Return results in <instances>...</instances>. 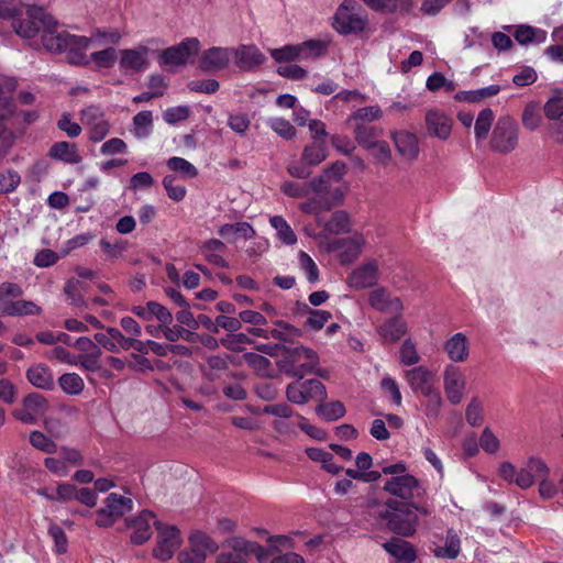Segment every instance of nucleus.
Returning <instances> with one entry per match:
<instances>
[{
	"instance_id": "f257e3e1",
	"label": "nucleus",
	"mask_w": 563,
	"mask_h": 563,
	"mask_svg": "<svg viewBox=\"0 0 563 563\" xmlns=\"http://www.w3.org/2000/svg\"><path fill=\"white\" fill-rule=\"evenodd\" d=\"M43 46L53 53L67 52V58L74 65H87L89 59L85 53L90 44V38L77 36L67 31H57L56 22L52 19L42 34Z\"/></svg>"
},
{
	"instance_id": "f03ea898",
	"label": "nucleus",
	"mask_w": 563,
	"mask_h": 563,
	"mask_svg": "<svg viewBox=\"0 0 563 563\" xmlns=\"http://www.w3.org/2000/svg\"><path fill=\"white\" fill-rule=\"evenodd\" d=\"M388 510L382 515L390 531L402 537H411L417 530L419 522L415 510L397 500L387 501Z\"/></svg>"
},
{
	"instance_id": "7ed1b4c3",
	"label": "nucleus",
	"mask_w": 563,
	"mask_h": 563,
	"mask_svg": "<svg viewBox=\"0 0 563 563\" xmlns=\"http://www.w3.org/2000/svg\"><path fill=\"white\" fill-rule=\"evenodd\" d=\"M10 18L15 33L24 38L35 36L41 30L44 32L52 22V16L46 14L42 8L32 5L19 9Z\"/></svg>"
},
{
	"instance_id": "20e7f679",
	"label": "nucleus",
	"mask_w": 563,
	"mask_h": 563,
	"mask_svg": "<svg viewBox=\"0 0 563 563\" xmlns=\"http://www.w3.org/2000/svg\"><path fill=\"white\" fill-rule=\"evenodd\" d=\"M223 550L217 558V563H247V558L254 554L260 563L268 558V553L263 545L257 542L249 541L241 537H233L227 540Z\"/></svg>"
},
{
	"instance_id": "39448f33",
	"label": "nucleus",
	"mask_w": 563,
	"mask_h": 563,
	"mask_svg": "<svg viewBox=\"0 0 563 563\" xmlns=\"http://www.w3.org/2000/svg\"><path fill=\"white\" fill-rule=\"evenodd\" d=\"M519 142V125L509 115L498 118L492 133L490 148L500 154L512 152Z\"/></svg>"
},
{
	"instance_id": "423d86ee",
	"label": "nucleus",
	"mask_w": 563,
	"mask_h": 563,
	"mask_svg": "<svg viewBox=\"0 0 563 563\" xmlns=\"http://www.w3.org/2000/svg\"><path fill=\"white\" fill-rule=\"evenodd\" d=\"M154 526L157 530V537L153 555L163 562L168 561L181 545L180 531L176 526L162 521H154Z\"/></svg>"
},
{
	"instance_id": "0eeeda50",
	"label": "nucleus",
	"mask_w": 563,
	"mask_h": 563,
	"mask_svg": "<svg viewBox=\"0 0 563 563\" xmlns=\"http://www.w3.org/2000/svg\"><path fill=\"white\" fill-rule=\"evenodd\" d=\"M219 549L218 543L202 531H195L189 537V549L178 554L179 563H205L208 554Z\"/></svg>"
},
{
	"instance_id": "6e6552de",
	"label": "nucleus",
	"mask_w": 563,
	"mask_h": 563,
	"mask_svg": "<svg viewBox=\"0 0 563 563\" xmlns=\"http://www.w3.org/2000/svg\"><path fill=\"white\" fill-rule=\"evenodd\" d=\"M384 490L405 500L421 498L426 493L419 479L410 474L391 476L385 482Z\"/></svg>"
},
{
	"instance_id": "1a4fd4ad",
	"label": "nucleus",
	"mask_w": 563,
	"mask_h": 563,
	"mask_svg": "<svg viewBox=\"0 0 563 563\" xmlns=\"http://www.w3.org/2000/svg\"><path fill=\"white\" fill-rule=\"evenodd\" d=\"M200 48V43L196 37H188L181 43L170 46L159 53L158 63L162 66H183L186 65L188 59L197 55Z\"/></svg>"
},
{
	"instance_id": "9d476101",
	"label": "nucleus",
	"mask_w": 563,
	"mask_h": 563,
	"mask_svg": "<svg viewBox=\"0 0 563 563\" xmlns=\"http://www.w3.org/2000/svg\"><path fill=\"white\" fill-rule=\"evenodd\" d=\"M261 412L276 417L273 428L280 434L295 433L298 428L297 413L287 404L266 405Z\"/></svg>"
},
{
	"instance_id": "9b49d317",
	"label": "nucleus",
	"mask_w": 563,
	"mask_h": 563,
	"mask_svg": "<svg viewBox=\"0 0 563 563\" xmlns=\"http://www.w3.org/2000/svg\"><path fill=\"white\" fill-rule=\"evenodd\" d=\"M545 475H550L547 463L540 457L531 456L523 467L517 470L515 484L521 489H528L533 486L539 476Z\"/></svg>"
},
{
	"instance_id": "f8f14e48",
	"label": "nucleus",
	"mask_w": 563,
	"mask_h": 563,
	"mask_svg": "<svg viewBox=\"0 0 563 563\" xmlns=\"http://www.w3.org/2000/svg\"><path fill=\"white\" fill-rule=\"evenodd\" d=\"M368 305L382 313L401 314L404 305L399 297L391 296L387 288L378 286L368 292Z\"/></svg>"
},
{
	"instance_id": "ddd939ff",
	"label": "nucleus",
	"mask_w": 563,
	"mask_h": 563,
	"mask_svg": "<svg viewBox=\"0 0 563 563\" xmlns=\"http://www.w3.org/2000/svg\"><path fill=\"white\" fill-rule=\"evenodd\" d=\"M424 123L428 135L446 141L451 136L453 120L443 111L430 109L426 112Z\"/></svg>"
},
{
	"instance_id": "4468645a",
	"label": "nucleus",
	"mask_w": 563,
	"mask_h": 563,
	"mask_svg": "<svg viewBox=\"0 0 563 563\" xmlns=\"http://www.w3.org/2000/svg\"><path fill=\"white\" fill-rule=\"evenodd\" d=\"M231 56V48L211 47L202 52L198 66L205 73H214L224 69L229 65Z\"/></svg>"
},
{
	"instance_id": "2eb2a0df",
	"label": "nucleus",
	"mask_w": 563,
	"mask_h": 563,
	"mask_svg": "<svg viewBox=\"0 0 563 563\" xmlns=\"http://www.w3.org/2000/svg\"><path fill=\"white\" fill-rule=\"evenodd\" d=\"M231 49L236 66L242 70H254L266 60L264 54L254 44L240 45L236 48Z\"/></svg>"
},
{
	"instance_id": "dca6fc26",
	"label": "nucleus",
	"mask_w": 563,
	"mask_h": 563,
	"mask_svg": "<svg viewBox=\"0 0 563 563\" xmlns=\"http://www.w3.org/2000/svg\"><path fill=\"white\" fill-rule=\"evenodd\" d=\"M333 27L343 35L363 32L367 25V15L364 12L342 13L335 12Z\"/></svg>"
},
{
	"instance_id": "f3484780",
	"label": "nucleus",
	"mask_w": 563,
	"mask_h": 563,
	"mask_svg": "<svg viewBox=\"0 0 563 563\" xmlns=\"http://www.w3.org/2000/svg\"><path fill=\"white\" fill-rule=\"evenodd\" d=\"M378 274L377 262L368 261L350 274L349 285L357 290L373 287L378 280Z\"/></svg>"
},
{
	"instance_id": "a211bd4d",
	"label": "nucleus",
	"mask_w": 563,
	"mask_h": 563,
	"mask_svg": "<svg viewBox=\"0 0 563 563\" xmlns=\"http://www.w3.org/2000/svg\"><path fill=\"white\" fill-rule=\"evenodd\" d=\"M157 521L150 510H143L137 517L129 519L128 526L133 530L130 540L133 544L141 545L152 537L151 523Z\"/></svg>"
},
{
	"instance_id": "6ab92c4d",
	"label": "nucleus",
	"mask_w": 563,
	"mask_h": 563,
	"mask_svg": "<svg viewBox=\"0 0 563 563\" xmlns=\"http://www.w3.org/2000/svg\"><path fill=\"white\" fill-rule=\"evenodd\" d=\"M14 113V103L5 98L0 101V157L13 146L15 134L7 126L5 121Z\"/></svg>"
},
{
	"instance_id": "aec40b11",
	"label": "nucleus",
	"mask_w": 563,
	"mask_h": 563,
	"mask_svg": "<svg viewBox=\"0 0 563 563\" xmlns=\"http://www.w3.org/2000/svg\"><path fill=\"white\" fill-rule=\"evenodd\" d=\"M465 382L462 373L455 366H448L444 373V390L448 400L457 405L462 401Z\"/></svg>"
},
{
	"instance_id": "412c9836",
	"label": "nucleus",
	"mask_w": 563,
	"mask_h": 563,
	"mask_svg": "<svg viewBox=\"0 0 563 563\" xmlns=\"http://www.w3.org/2000/svg\"><path fill=\"white\" fill-rule=\"evenodd\" d=\"M60 362L79 365L86 372L107 374L108 369L100 358L102 354H55Z\"/></svg>"
},
{
	"instance_id": "4be33fe9",
	"label": "nucleus",
	"mask_w": 563,
	"mask_h": 563,
	"mask_svg": "<svg viewBox=\"0 0 563 563\" xmlns=\"http://www.w3.org/2000/svg\"><path fill=\"white\" fill-rule=\"evenodd\" d=\"M395 147L407 161H415L419 155V143L416 134L408 131H397L391 133Z\"/></svg>"
},
{
	"instance_id": "5701e85b",
	"label": "nucleus",
	"mask_w": 563,
	"mask_h": 563,
	"mask_svg": "<svg viewBox=\"0 0 563 563\" xmlns=\"http://www.w3.org/2000/svg\"><path fill=\"white\" fill-rule=\"evenodd\" d=\"M365 244V240L362 235H354L349 239H340L334 241L330 245L331 251H339L340 260L342 264L351 263L358 257L361 254L362 246Z\"/></svg>"
},
{
	"instance_id": "b1692460",
	"label": "nucleus",
	"mask_w": 563,
	"mask_h": 563,
	"mask_svg": "<svg viewBox=\"0 0 563 563\" xmlns=\"http://www.w3.org/2000/svg\"><path fill=\"white\" fill-rule=\"evenodd\" d=\"M377 332L384 343H394L406 334L407 323L401 314H395L393 318L384 320L377 327Z\"/></svg>"
},
{
	"instance_id": "393cba45",
	"label": "nucleus",
	"mask_w": 563,
	"mask_h": 563,
	"mask_svg": "<svg viewBox=\"0 0 563 563\" xmlns=\"http://www.w3.org/2000/svg\"><path fill=\"white\" fill-rule=\"evenodd\" d=\"M406 378L416 393L428 395L434 388V374L424 366H417L407 371Z\"/></svg>"
},
{
	"instance_id": "a878e982",
	"label": "nucleus",
	"mask_w": 563,
	"mask_h": 563,
	"mask_svg": "<svg viewBox=\"0 0 563 563\" xmlns=\"http://www.w3.org/2000/svg\"><path fill=\"white\" fill-rule=\"evenodd\" d=\"M383 548L397 560V563H412L417 558L413 547L404 539L391 538L383 543Z\"/></svg>"
},
{
	"instance_id": "bb28decb",
	"label": "nucleus",
	"mask_w": 563,
	"mask_h": 563,
	"mask_svg": "<svg viewBox=\"0 0 563 563\" xmlns=\"http://www.w3.org/2000/svg\"><path fill=\"white\" fill-rule=\"evenodd\" d=\"M199 251L210 264L223 268L229 266L228 262L223 257V253L227 251V245L221 240L210 239L200 245Z\"/></svg>"
},
{
	"instance_id": "cd10ccee",
	"label": "nucleus",
	"mask_w": 563,
	"mask_h": 563,
	"mask_svg": "<svg viewBox=\"0 0 563 563\" xmlns=\"http://www.w3.org/2000/svg\"><path fill=\"white\" fill-rule=\"evenodd\" d=\"M148 47L139 46L135 49H123L121 51L120 66L123 69H132L134 71H141L147 66L146 54Z\"/></svg>"
},
{
	"instance_id": "c85d7f7f",
	"label": "nucleus",
	"mask_w": 563,
	"mask_h": 563,
	"mask_svg": "<svg viewBox=\"0 0 563 563\" xmlns=\"http://www.w3.org/2000/svg\"><path fill=\"white\" fill-rule=\"evenodd\" d=\"M133 501L131 498L124 497L117 493H111L106 498V507L100 508L97 515H106L109 511L112 516L121 517L132 510Z\"/></svg>"
},
{
	"instance_id": "c756f323",
	"label": "nucleus",
	"mask_w": 563,
	"mask_h": 563,
	"mask_svg": "<svg viewBox=\"0 0 563 563\" xmlns=\"http://www.w3.org/2000/svg\"><path fill=\"white\" fill-rule=\"evenodd\" d=\"M461 552V540L455 530L449 529L446 531L445 541L443 545H435L433 554L440 559L454 560Z\"/></svg>"
},
{
	"instance_id": "7c9ffc66",
	"label": "nucleus",
	"mask_w": 563,
	"mask_h": 563,
	"mask_svg": "<svg viewBox=\"0 0 563 563\" xmlns=\"http://www.w3.org/2000/svg\"><path fill=\"white\" fill-rule=\"evenodd\" d=\"M318 225H322L331 234L349 233L352 228L350 216L344 210L332 213L329 221L323 222L321 218L317 219Z\"/></svg>"
},
{
	"instance_id": "2f4dec72",
	"label": "nucleus",
	"mask_w": 563,
	"mask_h": 563,
	"mask_svg": "<svg viewBox=\"0 0 563 563\" xmlns=\"http://www.w3.org/2000/svg\"><path fill=\"white\" fill-rule=\"evenodd\" d=\"M243 357L257 375L266 378H274L277 376L275 362L273 363L263 354H243Z\"/></svg>"
},
{
	"instance_id": "473e14b6",
	"label": "nucleus",
	"mask_w": 563,
	"mask_h": 563,
	"mask_svg": "<svg viewBox=\"0 0 563 563\" xmlns=\"http://www.w3.org/2000/svg\"><path fill=\"white\" fill-rule=\"evenodd\" d=\"M0 310L7 316H35L42 312L41 307L30 300L5 301L1 305Z\"/></svg>"
},
{
	"instance_id": "72a5a7b5",
	"label": "nucleus",
	"mask_w": 563,
	"mask_h": 563,
	"mask_svg": "<svg viewBox=\"0 0 563 563\" xmlns=\"http://www.w3.org/2000/svg\"><path fill=\"white\" fill-rule=\"evenodd\" d=\"M26 377L27 380L37 388L49 390L54 387L52 372L42 364L31 366L26 372Z\"/></svg>"
},
{
	"instance_id": "f704fd0d",
	"label": "nucleus",
	"mask_w": 563,
	"mask_h": 563,
	"mask_svg": "<svg viewBox=\"0 0 563 563\" xmlns=\"http://www.w3.org/2000/svg\"><path fill=\"white\" fill-rule=\"evenodd\" d=\"M48 156L68 164H78L81 161L76 145H70L65 141L53 144L48 151Z\"/></svg>"
},
{
	"instance_id": "c9c22d12",
	"label": "nucleus",
	"mask_w": 563,
	"mask_h": 563,
	"mask_svg": "<svg viewBox=\"0 0 563 563\" xmlns=\"http://www.w3.org/2000/svg\"><path fill=\"white\" fill-rule=\"evenodd\" d=\"M330 41L308 40L298 45L299 60L317 59L325 55Z\"/></svg>"
},
{
	"instance_id": "e433bc0d",
	"label": "nucleus",
	"mask_w": 563,
	"mask_h": 563,
	"mask_svg": "<svg viewBox=\"0 0 563 563\" xmlns=\"http://www.w3.org/2000/svg\"><path fill=\"white\" fill-rule=\"evenodd\" d=\"M333 202H328L323 196L312 197L310 200L302 202L299 208L303 213L307 214H318L322 211H329L332 208L341 205V195L334 192L332 197Z\"/></svg>"
},
{
	"instance_id": "4c0bfd02",
	"label": "nucleus",
	"mask_w": 563,
	"mask_h": 563,
	"mask_svg": "<svg viewBox=\"0 0 563 563\" xmlns=\"http://www.w3.org/2000/svg\"><path fill=\"white\" fill-rule=\"evenodd\" d=\"M383 135V130L377 126L356 123L354 128V136L356 142L365 150L375 144Z\"/></svg>"
},
{
	"instance_id": "58836bf2",
	"label": "nucleus",
	"mask_w": 563,
	"mask_h": 563,
	"mask_svg": "<svg viewBox=\"0 0 563 563\" xmlns=\"http://www.w3.org/2000/svg\"><path fill=\"white\" fill-rule=\"evenodd\" d=\"M310 189V192H314V197L323 196L328 200V202H333L332 197L334 192L341 195V203L343 202L344 194L340 188H332L329 181V178L323 174L320 175L307 184Z\"/></svg>"
},
{
	"instance_id": "ea45409f",
	"label": "nucleus",
	"mask_w": 563,
	"mask_h": 563,
	"mask_svg": "<svg viewBox=\"0 0 563 563\" xmlns=\"http://www.w3.org/2000/svg\"><path fill=\"white\" fill-rule=\"evenodd\" d=\"M515 40L522 45L530 43L540 44L547 38V32L530 25H519L514 32Z\"/></svg>"
},
{
	"instance_id": "a19ab883",
	"label": "nucleus",
	"mask_w": 563,
	"mask_h": 563,
	"mask_svg": "<svg viewBox=\"0 0 563 563\" xmlns=\"http://www.w3.org/2000/svg\"><path fill=\"white\" fill-rule=\"evenodd\" d=\"M318 365V354H312V356L300 357V361H298L297 367L295 369V377L301 379L308 374H317L320 377H325L327 371L320 368Z\"/></svg>"
},
{
	"instance_id": "79ce46f5",
	"label": "nucleus",
	"mask_w": 563,
	"mask_h": 563,
	"mask_svg": "<svg viewBox=\"0 0 563 563\" xmlns=\"http://www.w3.org/2000/svg\"><path fill=\"white\" fill-rule=\"evenodd\" d=\"M316 413L323 420L331 422L343 418L346 413V409L339 400L331 402L322 401L316 407Z\"/></svg>"
},
{
	"instance_id": "37998d69",
	"label": "nucleus",
	"mask_w": 563,
	"mask_h": 563,
	"mask_svg": "<svg viewBox=\"0 0 563 563\" xmlns=\"http://www.w3.org/2000/svg\"><path fill=\"white\" fill-rule=\"evenodd\" d=\"M275 357V365L277 367V374L284 373L288 376L295 377V369L298 361L302 356H312V354H268Z\"/></svg>"
},
{
	"instance_id": "c03bdc74",
	"label": "nucleus",
	"mask_w": 563,
	"mask_h": 563,
	"mask_svg": "<svg viewBox=\"0 0 563 563\" xmlns=\"http://www.w3.org/2000/svg\"><path fill=\"white\" fill-rule=\"evenodd\" d=\"M325 157V140H313L310 145L305 147L302 153V161L310 166L320 164Z\"/></svg>"
},
{
	"instance_id": "a18cd8bd",
	"label": "nucleus",
	"mask_w": 563,
	"mask_h": 563,
	"mask_svg": "<svg viewBox=\"0 0 563 563\" xmlns=\"http://www.w3.org/2000/svg\"><path fill=\"white\" fill-rule=\"evenodd\" d=\"M153 128L152 111L144 110L139 112L133 118V133L137 139H143L150 135Z\"/></svg>"
},
{
	"instance_id": "49530a36",
	"label": "nucleus",
	"mask_w": 563,
	"mask_h": 563,
	"mask_svg": "<svg viewBox=\"0 0 563 563\" xmlns=\"http://www.w3.org/2000/svg\"><path fill=\"white\" fill-rule=\"evenodd\" d=\"M272 227L277 231V236L283 243L292 245L297 242V236L290 225L280 216H274L269 220Z\"/></svg>"
},
{
	"instance_id": "de8ad7c7",
	"label": "nucleus",
	"mask_w": 563,
	"mask_h": 563,
	"mask_svg": "<svg viewBox=\"0 0 563 563\" xmlns=\"http://www.w3.org/2000/svg\"><path fill=\"white\" fill-rule=\"evenodd\" d=\"M166 165L170 170L179 173L186 179L195 178L198 175L196 166L183 157H170Z\"/></svg>"
},
{
	"instance_id": "09e8293b",
	"label": "nucleus",
	"mask_w": 563,
	"mask_h": 563,
	"mask_svg": "<svg viewBox=\"0 0 563 563\" xmlns=\"http://www.w3.org/2000/svg\"><path fill=\"white\" fill-rule=\"evenodd\" d=\"M58 383L60 388L68 395H79L85 387L82 378L75 373L63 374Z\"/></svg>"
},
{
	"instance_id": "8fccbe9b",
	"label": "nucleus",
	"mask_w": 563,
	"mask_h": 563,
	"mask_svg": "<svg viewBox=\"0 0 563 563\" xmlns=\"http://www.w3.org/2000/svg\"><path fill=\"white\" fill-rule=\"evenodd\" d=\"M493 120L494 113L489 108H485L478 113L474 128L477 140H484L487 137Z\"/></svg>"
},
{
	"instance_id": "3c124183",
	"label": "nucleus",
	"mask_w": 563,
	"mask_h": 563,
	"mask_svg": "<svg viewBox=\"0 0 563 563\" xmlns=\"http://www.w3.org/2000/svg\"><path fill=\"white\" fill-rule=\"evenodd\" d=\"M541 114L539 104L536 102H529L522 112L521 121L526 129L534 131L541 124Z\"/></svg>"
},
{
	"instance_id": "603ef678",
	"label": "nucleus",
	"mask_w": 563,
	"mask_h": 563,
	"mask_svg": "<svg viewBox=\"0 0 563 563\" xmlns=\"http://www.w3.org/2000/svg\"><path fill=\"white\" fill-rule=\"evenodd\" d=\"M229 231H234L235 238L243 236L250 240L255 236V230L247 222L225 223L219 229V234L223 238L229 236Z\"/></svg>"
},
{
	"instance_id": "864d4df0",
	"label": "nucleus",
	"mask_w": 563,
	"mask_h": 563,
	"mask_svg": "<svg viewBox=\"0 0 563 563\" xmlns=\"http://www.w3.org/2000/svg\"><path fill=\"white\" fill-rule=\"evenodd\" d=\"M500 91V87L498 85H492L475 91H467V92H459L455 96L456 100H466L468 102H477L482 99L492 97L497 95Z\"/></svg>"
},
{
	"instance_id": "5fc2aeb1",
	"label": "nucleus",
	"mask_w": 563,
	"mask_h": 563,
	"mask_svg": "<svg viewBox=\"0 0 563 563\" xmlns=\"http://www.w3.org/2000/svg\"><path fill=\"white\" fill-rule=\"evenodd\" d=\"M376 164L387 166L391 162V150L386 141H377L369 150Z\"/></svg>"
},
{
	"instance_id": "6e6d98bb",
	"label": "nucleus",
	"mask_w": 563,
	"mask_h": 563,
	"mask_svg": "<svg viewBox=\"0 0 563 563\" xmlns=\"http://www.w3.org/2000/svg\"><path fill=\"white\" fill-rule=\"evenodd\" d=\"M383 115V111L378 106H369L360 108L354 113H352L347 122L351 123L353 121H362L363 122H372L379 120Z\"/></svg>"
},
{
	"instance_id": "4d7b16f0",
	"label": "nucleus",
	"mask_w": 563,
	"mask_h": 563,
	"mask_svg": "<svg viewBox=\"0 0 563 563\" xmlns=\"http://www.w3.org/2000/svg\"><path fill=\"white\" fill-rule=\"evenodd\" d=\"M30 443L35 449L48 454L55 453L57 451L56 443L46 437L43 432L37 430L30 433Z\"/></svg>"
},
{
	"instance_id": "13d9d810",
	"label": "nucleus",
	"mask_w": 563,
	"mask_h": 563,
	"mask_svg": "<svg viewBox=\"0 0 563 563\" xmlns=\"http://www.w3.org/2000/svg\"><path fill=\"white\" fill-rule=\"evenodd\" d=\"M298 45H285L280 48L269 49L271 56L277 63H289L299 59Z\"/></svg>"
},
{
	"instance_id": "bf43d9fd",
	"label": "nucleus",
	"mask_w": 563,
	"mask_h": 563,
	"mask_svg": "<svg viewBox=\"0 0 563 563\" xmlns=\"http://www.w3.org/2000/svg\"><path fill=\"white\" fill-rule=\"evenodd\" d=\"M112 340L117 341L118 346L122 350H134L136 352H143L144 343L134 338H125L122 333L117 329H111L109 331Z\"/></svg>"
},
{
	"instance_id": "052dcab7",
	"label": "nucleus",
	"mask_w": 563,
	"mask_h": 563,
	"mask_svg": "<svg viewBox=\"0 0 563 563\" xmlns=\"http://www.w3.org/2000/svg\"><path fill=\"white\" fill-rule=\"evenodd\" d=\"M81 290H85L84 283L75 278L69 279L64 287L65 295L69 299L70 303L75 306L84 303Z\"/></svg>"
},
{
	"instance_id": "680f3d73",
	"label": "nucleus",
	"mask_w": 563,
	"mask_h": 563,
	"mask_svg": "<svg viewBox=\"0 0 563 563\" xmlns=\"http://www.w3.org/2000/svg\"><path fill=\"white\" fill-rule=\"evenodd\" d=\"M543 111L549 120L558 121L563 117V95L559 93L550 98L544 107Z\"/></svg>"
},
{
	"instance_id": "e2e57ef3",
	"label": "nucleus",
	"mask_w": 563,
	"mask_h": 563,
	"mask_svg": "<svg viewBox=\"0 0 563 563\" xmlns=\"http://www.w3.org/2000/svg\"><path fill=\"white\" fill-rule=\"evenodd\" d=\"M177 177L175 175H167L163 179V186L167 191V196L174 201H181L186 196V188L176 184Z\"/></svg>"
},
{
	"instance_id": "0e129e2a",
	"label": "nucleus",
	"mask_w": 563,
	"mask_h": 563,
	"mask_svg": "<svg viewBox=\"0 0 563 563\" xmlns=\"http://www.w3.org/2000/svg\"><path fill=\"white\" fill-rule=\"evenodd\" d=\"M455 82L445 78V76L441 73H433L427 79V88L430 91H438L441 88H444L445 91L452 92L455 90Z\"/></svg>"
},
{
	"instance_id": "69168bd1",
	"label": "nucleus",
	"mask_w": 563,
	"mask_h": 563,
	"mask_svg": "<svg viewBox=\"0 0 563 563\" xmlns=\"http://www.w3.org/2000/svg\"><path fill=\"white\" fill-rule=\"evenodd\" d=\"M48 534L54 540L55 551L58 554L67 552L68 539L65 531L56 523H51L48 527Z\"/></svg>"
},
{
	"instance_id": "338daca9",
	"label": "nucleus",
	"mask_w": 563,
	"mask_h": 563,
	"mask_svg": "<svg viewBox=\"0 0 563 563\" xmlns=\"http://www.w3.org/2000/svg\"><path fill=\"white\" fill-rule=\"evenodd\" d=\"M466 421L472 427H477L483 422V405L477 397H474L465 411Z\"/></svg>"
},
{
	"instance_id": "774afa93",
	"label": "nucleus",
	"mask_w": 563,
	"mask_h": 563,
	"mask_svg": "<svg viewBox=\"0 0 563 563\" xmlns=\"http://www.w3.org/2000/svg\"><path fill=\"white\" fill-rule=\"evenodd\" d=\"M91 60L99 68H110L117 60V52L112 47L95 52L91 54Z\"/></svg>"
}]
</instances>
